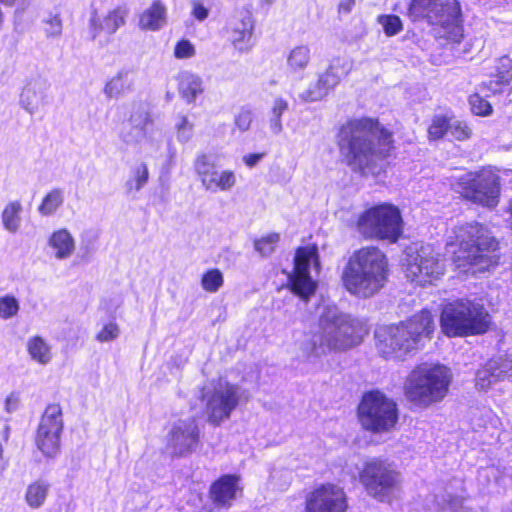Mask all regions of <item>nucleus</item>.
Instances as JSON below:
<instances>
[{"label":"nucleus","mask_w":512,"mask_h":512,"mask_svg":"<svg viewBox=\"0 0 512 512\" xmlns=\"http://www.w3.org/2000/svg\"><path fill=\"white\" fill-rule=\"evenodd\" d=\"M337 146L341 161L355 172L371 170L395 148L393 133L368 117L346 121L337 133Z\"/></svg>","instance_id":"1"},{"label":"nucleus","mask_w":512,"mask_h":512,"mask_svg":"<svg viewBox=\"0 0 512 512\" xmlns=\"http://www.w3.org/2000/svg\"><path fill=\"white\" fill-rule=\"evenodd\" d=\"M453 235L446 246L450 251L458 244V249L452 251L457 268L484 271L498 263V241L482 224L472 222L456 226Z\"/></svg>","instance_id":"2"},{"label":"nucleus","mask_w":512,"mask_h":512,"mask_svg":"<svg viewBox=\"0 0 512 512\" xmlns=\"http://www.w3.org/2000/svg\"><path fill=\"white\" fill-rule=\"evenodd\" d=\"M388 278V260L376 246L354 251L343 267L341 280L344 288L359 298L377 294Z\"/></svg>","instance_id":"3"},{"label":"nucleus","mask_w":512,"mask_h":512,"mask_svg":"<svg viewBox=\"0 0 512 512\" xmlns=\"http://www.w3.org/2000/svg\"><path fill=\"white\" fill-rule=\"evenodd\" d=\"M434 327L433 316L428 310L397 325L380 326L375 331L378 353L387 360H403L418 348L422 336L430 337Z\"/></svg>","instance_id":"4"},{"label":"nucleus","mask_w":512,"mask_h":512,"mask_svg":"<svg viewBox=\"0 0 512 512\" xmlns=\"http://www.w3.org/2000/svg\"><path fill=\"white\" fill-rule=\"evenodd\" d=\"M367 333L362 321L334 306L326 307L319 319V333L314 337L311 354L320 357L345 351L358 345Z\"/></svg>","instance_id":"5"},{"label":"nucleus","mask_w":512,"mask_h":512,"mask_svg":"<svg viewBox=\"0 0 512 512\" xmlns=\"http://www.w3.org/2000/svg\"><path fill=\"white\" fill-rule=\"evenodd\" d=\"M452 374L441 364L421 363L407 376L404 382L406 398L420 407L442 401L448 393Z\"/></svg>","instance_id":"6"},{"label":"nucleus","mask_w":512,"mask_h":512,"mask_svg":"<svg viewBox=\"0 0 512 512\" xmlns=\"http://www.w3.org/2000/svg\"><path fill=\"white\" fill-rule=\"evenodd\" d=\"M409 16L434 26L436 37L451 43H460L463 39L461 8L457 0H412Z\"/></svg>","instance_id":"7"},{"label":"nucleus","mask_w":512,"mask_h":512,"mask_svg":"<svg viewBox=\"0 0 512 512\" xmlns=\"http://www.w3.org/2000/svg\"><path fill=\"white\" fill-rule=\"evenodd\" d=\"M491 316L484 305L469 299H458L444 305L440 315L442 332L448 337L484 334Z\"/></svg>","instance_id":"8"},{"label":"nucleus","mask_w":512,"mask_h":512,"mask_svg":"<svg viewBox=\"0 0 512 512\" xmlns=\"http://www.w3.org/2000/svg\"><path fill=\"white\" fill-rule=\"evenodd\" d=\"M355 229L366 240L396 243L403 234L401 211L388 202L370 206L357 216Z\"/></svg>","instance_id":"9"},{"label":"nucleus","mask_w":512,"mask_h":512,"mask_svg":"<svg viewBox=\"0 0 512 512\" xmlns=\"http://www.w3.org/2000/svg\"><path fill=\"white\" fill-rule=\"evenodd\" d=\"M359 482L372 498L385 502L402 484L401 473L387 460L371 458L359 470Z\"/></svg>","instance_id":"10"},{"label":"nucleus","mask_w":512,"mask_h":512,"mask_svg":"<svg viewBox=\"0 0 512 512\" xmlns=\"http://www.w3.org/2000/svg\"><path fill=\"white\" fill-rule=\"evenodd\" d=\"M362 427L375 433L390 431L398 420L397 404L379 391L366 393L358 408Z\"/></svg>","instance_id":"11"},{"label":"nucleus","mask_w":512,"mask_h":512,"mask_svg":"<svg viewBox=\"0 0 512 512\" xmlns=\"http://www.w3.org/2000/svg\"><path fill=\"white\" fill-rule=\"evenodd\" d=\"M204 403L207 421L215 426L230 418L239 404L240 394L237 385L226 380H218L204 386L200 395Z\"/></svg>","instance_id":"12"},{"label":"nucleus","mask_w":512,"mask_h":512,"mask_svg":"<svg viewBox=\"0 0 512 512\" xmlns=\"http://www.w3.org/2000/svg\"><path fill=\"white\" fill-rule=\"evenodd\" d=\"M459 185L464 197L476 204L494 208L499 203L500 177L491 169L468 173L459 179Z\"/></svg>","instance_id":"13"},{"label":"nucleus","mask_w":512,"mask_h":512,"mask_svg":"<svg viewBox=\"0 0 512 512\" xmlns=\"http://www.w3.org/2000/svg\"><path fill=\"white\" fill-rule=\"evenodd\" d=\"M446 271L444 256L432 246H422L410 257L405 270L406 277L420 286L432 285Z\"/></svg>","instance_id":"14"},{"label":"nucleus","mask_w":512,"mask_h":512,"mask_svg":"<svg viewBox=\"0 0 512 512\" xmlns=\"http://www.w3.org/2000/svg\"><path fill=\"white\" fill-rule=\"evenodd\" d=\"M63 427L61 406L48 405L41 416L35 436V444L45 457L54 458L59 453Z\"/></svg>","instance_id":"15"},{"label":"nucleus","mask_w":512,"mask_h":512,"mask_svg":"<svg viewBox=\"0 0 512 512\" xmlns=\"http://www.w3.org/2000/svg\"><path fill=\"white\" fill-rule=\"evenodd\" d=\"M312 264L316 269L319 268L317 248L315 246L298 248L294 258V270L289 276V281L293 292L303 299L310 297L317 286L309 273Z\"/></svg>","instance_id":"16"},{"label":"nucleus","mask_w":512,"mask_h":512,"mask_svg":"<svg viewBox=\"0 0 512 512\" xmlns=\"http://www.w3.org/2000/svg\"><path fill=\"white\" fill-rule=\"evenodd\" d=\"M194 170L202 186L208 191H229L237 183L234 171H218L215 159L210 154H198L194 160Z\"/></svg>","instance_id":"17"},{"label":"nucleus","mask_w":512,"mask_h":512,"mask_svg":"<svg viewBox=\"0 0 512 512\" xmlns=\"http://www.w3.org/2000/svg\"><path fill=\"white\" fill-rule=\"evenodd\" d=\"M346 509L345 492L334 484L316 487L306 499V512H345Z\"/></svg>","instance_id":"18"},{"label":"nucleus","mask_w":512,"mask_h":512,"mask_svg":"<svg viewBox=\"0 0 512 512\" xmlns=\"http://www.w3.org/2000/svg\"><path fill=\"white\" fill-rule=\"evenodd\" d=\"M254 29V18L247 10L240 11L229 21L226 27L227 40L236 52L246 54L252 50L255 45Z\"/></svg>","instance_id":"19"},{"label":"nucleus","mask_w":512,"mask_h":512,"mask_svg":"<svg viewBox=\"0 0 512 512\" xmlns=\"http://www.w3.org/2000/svg\"><path fill=\"white\" fill-rule=\"evenodd\" d=\"M199 442V428L194 418L175 421L167 438V446L173 454L186 455L191 453Z\"/></svg>","instance_id":"20"},{"label":"nucleus","mask_w":512,"mask_h":512,"mask_svg":"<svg viewBox=\"0 0 512 512\" xmlns=\"http://www.w3.org/2000/svg\"><path fill=\"white\" fill-rule=\"evenodd\" d=\"M49 88L50 83L45 76L41 74L31 76L20 93L21 107L31 115L38 112L48 102Z\"/></svg>","instance_id":"21"},{"label":"nucleus","mask_w":512,"mask_h":512,"mask_svg":"<svg viewBox=\"0 0 512 512\" xmlns=\"http://www.w3.org/2000/svg\"><path fill=\"white\" fill-rule=\"evenodd\" d=\"M239 477L236 475H224L216 480L210 488V497L217 506H230L241 491Z\"/></svg>","instance_id":"22"},{"label":"nucleus","mask_w":512,"mask_h":512,"mask_svg":"<svg viewBox=\"0 0 512 512\" xmlns=\"http://www.w3.org/2000/svg\"><path fill=\"white\" fill-rule=\"evenodd\" d=\"M48 246L55 259L67 260L76 250V240L66 228H60L51 233L47 240Z\"/></svg>","instance_id":"23"},{"label":"nucleus","mask_w":512,"mask_h":512,"mask_svg":"<svg viewBox=\"0 0 512 512\" xmlns=\"http://www.w3.org/2000/svg\"><path fill=\"white\" fill-rule=\"evenodd\" d=\"M133 89V73L127 69H120L106 81L103 87V94L108 100L120 99Z\"/></svg>","instance_id":"24"},{"label":"nucleus","mask_w":512,"mask_h":512,"mask_svg":"<svg viewBox=\"0 0 512 512\" xmlns=\"http://www.w3.org/2000/svg\"><path fill=\"white\" fill-rule=\"evenodd\" d=\"M126 10L116 8L108 12L103 18L94 16L91 19V26L93 29V36L96 37L100 32H105L109 35L114 34L121 26L125 24Z\"/></svg>","instance_id":"25"},{"label":"nucleus","mask_w":512,"mask_h":512,"mask_svg":"<svg viewBox=\"0 0 512 512\" xmlns=\"http://www.w3.org/2000/svg\"><path fill=\"white\" fill-rule=\"evenodd\" d=\"M167 10L160 0H154L139 17V27L142 30L157 31L166 23Z\"/></svg>","instance_id":"26"},{"label":"nucleus","mask_w":512,"mask_h":512,"mask_svg":"<svg viewBox=\"0 0 512 512\" xmlns=\"http://www.w3.org/2000/svg\"><path fill=\"white\" fill-rule=\"evenodd\" d=\"M178 91L186 103L192 104L204 92L203 80L195 73L181 72L178 76Z\"/></svg>","instance_id":"27"},{"label":"nucleus","mask_w":512,"mask_h":512,"mask_svg":"<svg viewBox=\"0 0 512 512\" xmlns=\"http://www.w3.org/2000/svg\"><path fill=\"white\" fill-rule=\"evenodd\" d=\"M26 350L34 362L43 366L49 364L53 358L51 344L39 335L28 338L26 342Z\"/></svg>","instance_id":"28"},{"label":"nucleus","mask_w":512,"mask_h":512,"mask_svg":"<svg viewBox=\"0 0 512 512\" xmlns=\"http://www.w3.org/2000/svg\"><path fill=\"white\" fill-rule=\"evenodd\" d=\"M23 204L20 200L7 202L1 212V223L5 231L10 234L19 232L22 226Z\"/></svg>","instance_id":"29"},{"label":"nucleus","mask_w":512,"mask_h":512,"mask_svg":"<svg viewBox=\"0 0 512 512\" xmlns=\"http://www.w3.org/2000/svg\"><path fill=\"white\" fill-rule=\"evenodd\" d=\"M311 61V49L307 44L294 46L286 55V67L293 74L304 72Z\"/></svg>","instance_id":"30"},{"label":"nucleus","mask_w":512,"mask_h":512,"mask_svg":"<svg viewBox=\"0 0 512 512\" xmlns=\"http://www.w3.org/2000/svg\"><path fill=\"white\" fill-rule=\"evenodd\" d=\"M50 484L45 480H36L28 485L25 493V500L29 507L40 508L49 493Z\"/></svg>","instance_id":"31"},{"label":"nucleus","mask_w":512,"mask_h":512,"mask_svg":"<svg viewBox=\"0 0 512 512\" xmlns=\"http://www.w3.org/2000/svg\"><path fill=\"white\" fill-rule=\"evenodd\" d=\"M64 202V191L61 188L50 190L42 199L38 206V212L42 216L53 215Z\"/></svg>","instance_id":"32"},{"label":"nucleus","mask_w":512,"mask_h":512,"mask_svg":"<svg viewBox=\"0 0 512 512\" xmlns=\"http://www.w3.org/2000/svg\"><path fill=\"white\" fill-rule=\"evenodd\" d=\"M128 123L129 125L140 126L151 130L153 119L147 104L143 102L133 103Z\"/></svg>","instance_id":"33"},{"label":"nucleus","mask_w":512,"mask_h":512,"mask_svg":"<svg viewBox=\"0 0 512 512\" xmlns=\"http://www.w3.org/2000/svg\"><path fill=\"white\" fill-rule=\"evenodd\" d=\"M150 131V129L127 123L123 127L120 136L127 145L140 146L147 141Z\"/></svg>","instance_id":"34"},{"label":"nucleus","mask_w":512,"mask_h":512,"mask_svg":"<svg viewBox=\"0 0 512 512\" xmlns=\"http://www.w3.org/2000/svg\"><path fill=\"white\" fill-rule=\"evenodd\" d=\"M148 179V166L146 163L141 162L132 169L131 177L126 181L125 187L129 193L133 191L138 192L147 184Z\"/></svg>","instance_id":"35"},{"label":"nucleus","mask_w":512,"mask_h":512,"mask_svg":"<svg viewBox=\"0 0 512 512\" xmlns=\"http://www.w3.org/2000/svg\"><path fill=\"white\" fill-rule=\"evenodd\" d=\"M288 102L282 97H276L271 107V117L269 119V127L274 135H278L282 132V114L287 111Z\"/></svg>","instance_id":"36"},{"label":"nucleus","mask_w":512,"mask_h":512,"mask_svg":"<svg viewBox=\"0 0 512 512\" xmlns=\"http://www.w3.org/2000/svg\"><path fill=\"white\" fill-rule=\"evenodd\" d=\"M498 381L495 369L490 366V360L476 373L475 384L479 390H487Z\"/></svg>","instance_id":"37"},{"label":"nucleus","mask_w":512,"mask_h":512,"mask_svg":"<svg viewBox=\"0 0 512 512\" xmlns=\"http://www.w3.org/2000/svg\"><path fill=\"white\" fill-rule=\"evenodd\" d=\"M20 311V302L12 294H6L0 297V318L9 320L18 315Z\"/></svg>","instance_id":"38"},{"label":"nucleus","mask_w":512,"mask_h":512,"mask_svg":"<svg viewBox=\"0 0 512 512\" xmlns=\"http://www.w3.org/2000/svg\"><path fill=\"white\" fill-rule=\"evenodd\" d=\"M224 283L223 274L219 269H210L202 275L201 286L209 293L217 292Z\"/></svg>","instance_id":"39"},{"label":"nucleus","mask_w":512,"mask_h":512,"mask_svg":"<svg viewBox=\"0 0 512 512\" xmlns=\"http://www.w3.org/2000/svg\"><path fill=\"white\" fill-rule=\"evenodd\" d=\"M121 329L116 321H108L103 323L101 328L95 334V340L99 343H109L119 338Z\"/></svg>","instance_id":"40"},{"label":"nucleus","mask_w":512,"mask_h":512,"mask_svg":"<svg viewBox=\"0 0 512 512\" xmlns=\"http://www.w3.org/2000/svg\"><path fill=\"white\" fill-rule=\"evenodd\" d=\"M449 129L450 119L442 115H437L433 117L432 122L428 128L429 139L439 140L443 138L447 132H449Z\"/></svg>","instance_id":"41"},{"label":"nucleus","mask_w":512,"mask_h":512,"mask_svg":"<svg viewBox=\"0 0 512 512\" xmlns=\"http://www.w3.org/2000/svg\"><path fill=\"white\" fill-rule=\"evenodd\" d=\"M42 23L48 38H58L62 34L63 26L60 14L49 13L43 18Z\"/></svg>","instance_id":"42"},{"label":"nucleus","mask_w":512,"mask_h":512,"mask_svg":"<svg viewBox=\"0 0 512 512\" xmlns=\"http://www.w3.org/2000/svg\"><path fill=\"white\" fill-rule=\"evenodd\" d=\"M377 21L382 26L385 34L389 37L403 30V23L400 17L396 15H380Z\"/></svg>","instance_id":"43"},{"label":"nucleus","mask_w":512,"mask_h":512,"mask_svg":"<svg viewBox=\"0 0 512 512\" xmlns=\"http://www.w3.org/2000/svg\"><path fill=\"white\" fill-rule=\"evenodd\" d=\"M490 366L495 369L499 381H512V359L510 358H494L490 360Z\"/></svg>","instance_id":"44"},{"label":"nucleus","mask_w":512,"mask_h":512,"mask_svg":"<svg viewBox=\"0 0 512 512\" xmlns=\"http://www.w3.org/2000/svg\"><path fill=\"white\" fill-rule=\"evenodd\" d=\"M328 94L321 81L317 79V81L311 83L306 90L300 93L299 96L305 102H315L322 100Z\"/></svg>","instance_id":"45"},{"label":"nucleus","mask_w":512,"mask_h":512,"mask_svg":"<svg viewBox=\"0 0 512 512\" xmlns=\"http://www.w3.org/2000/svg\"><path fill=\"white\" fill-rule=\"evenodd\" d=\"M495 77L497 83L509 84L512 81V58L503 56L498 60Z\"/></svg>","instance_id":"46"},{"label":"nucleus","mask_w":512,"mask_h":512,"mask_svg":"<svg viewBox=\"0 0 512 512\" xmlns=\"http://www.w3.org/2000/svg\"><path fill=\"white\" fill-rule=\"evenodd\" d=\"M449 133L458 141H465L471 138L472 129L465 121L450 119Z\"/></svg>","instance_id":"47"},{"label":"nucleus","mask_w":512,"mask_h":512,"mask_svg":"<svg viewBox=\"0 0 512 512\" xmlns=\"http://www.w3.org/2000/svg\"><path fill=\"white\" fill-rule=\"evenodd\" d=\"M318 79L329 93L339 84L341 74L335 65H330L322 74L319 75Z\"/></svg>","instance_id":"48"},{"label":"nucleus","mask_w":512,"mask_h":512,"mask_svg":"<svg viewBox=\"0 0 512 512\" xmlns=\"http://www.w3.org/2000/svg\"><path fill=\"white\" fill-rule=\"evenodd\" d=\"M279 234L272 233L254 242L255 250L262 256H268L273 253L276 244L279 241Z\"/></svg>","instance_id":"49"},{"label":"nucleus","mask_w":512,"mask_h":512,"mask_svg":"<svg viewBox=\"0 0 512 512\" xmlns=\"http://www.w3.org/2000/svg\"><path fill=\"white\" fill-rule=\"evenodd\" d=\"M469 104L471 106L472 112L478 116L485 117L492 113L491 104L478 93L470 96Z\"/></svg>","instance_id":"50"},{"label":"nucleus","mask_w":512,"mask_h":512,"mask_svg":"<svg viewBox=\"0 0 512 512\" xmlns=\"http://www.w3.org/2000/svg\"><path fill=\"white\" fill-rule=\"evenodd\" d=\"M195 54V47L189 40L182 39L179 42H177L174 47V56L177 59H190L194 57Z\"/></svg>","instance_id":"51"},{"label":"nucleus","mask_w":512,"mask_h":512,"mask_svg":"<svg viewBox=\"0 0 512 512\" xmlns=\"http://www.w3.org/2000/svg\"><path fill=\"white\" fill-rule=\"evenodd\" d=\"M177 137L182 142H187L193 131V124L186 116H180L179 121L176 123Z\"/></svg>","instance_id":"52"},{"label":"nucleus","mask_w":512,"mask_h":512,"mask_svg":"<svg viewBox=\"0 0 512 512\" xmlns=\"http://www.w3.org/2000/svg\"><path fill=\"white\" fill-rule=\"evenodd\" d=\"M252 112L249 110H241L235 117V125L242 131H247L252 123Z\"/></svg>","instance_id":"53"},{"label":"nucleus","mask_w":512,"mask_h":512,"mask_svg":"<svg viewBox=\"0 0 512 512\" xmlns=\"http://www.w3.org/2000/svg\"><path fill=\"white\" fill-rule=\"evenodd\" d=\"M506 85L507 84L500 83V82L497 83V78L494 75L492 79H490L488 82H485L482 84V89L483 90L487 89L492 94H497V93H500L502 91V87L506 86Z\"/></svg>","instance_id":"54"},{"label":"nucleus","mask_w":512,"mask_h":512,"mask_svg":"<svg viewBox=\"0 0 512 512\" xmlns=\"http://www.w3.org/2000/svg\"><path fill=\"white\" fill-rule=\"evenodd\" d=\"M19 405V397L15 393L9 394L5 399V410L8 413L14 412Z\"/></svg>","instance_id":"55"},{"label":"nucleus","mask_w":512,"mask_h":512,"mask_svg":"<svg viewBox=\"0 0 512 512\" xmlns=\"http://www.w3.org/2000/svg\"><path fill=\"white\" fill-rule=\"evenodd\" d=\"M264 157V153H252L247 154L243 157V162L249 168L256 166L260 160Z\"/></svg>","instance_id":"56"},{"label":"nucleus","mask_w":512,"mask_h":512,"mask_svg":"<svg viewBox=\"0 0 512 512\" xmlns=\"http://www.w3.org/2000/svg\"><path fill=\"white\" fill-rule=\"evenodd\" d=\"M193 16L200 20V21H203L204 19L207 18L208 16V10L207 8H205L202 4L200 3H195L194 4V7H193Z\"/></svg>","instance_id":"57"},{"label":"nucleus","mask_w":512,"mask_h":512,"mask_svg":"<svg viewBox=\"0 0 512 512\" xmlns=\"http://www.w3.org/2000/svg\"><path fill=\"white\" fill-rule=\"evenodd\" d=\"M462 500L459 497H452L449 496V499L447 500V506L449 509H451L454 512H459V509L461 507Z\"/></svg>","instance_id":"58"},{"label":"nucleus","mask_w":512,"mask_h":512,"mask_svg":"<svg viewBox=\"0 0 512 512\" xmlns=\"http://www.w3.org/2000/svg\"><path fill=\"white\" fill-rule=\"evenodd\" d=\"M354 5V0H342L339 4V11L349 13Z\"/></svg>","instance_id":"59"},{"label":"nucleus","mask_w":512,"mask_h":512,"mask_svg":"<svg viewBox=\"0 0 512 512\" xmlns=\"http://www.w3.org/2000/svg\"><path fill=\"white\" fill-rule=\"evenodd\" d=\"M9 432H10V427L6 425V426L4 427V431H3V438H4L5 440H8V438H9Z\"/></svg>","instance_id":"60"},{"label":"nucleus","mask_w":512,"mask_h":512,"mask_svg":"<svg viewBox=\"0 0 512 512\" xmlns=\"http://www.w3.org/2000/svg\"><path fill=\"white\" fill-rule=\"evenodd\" d=\"M15 0H0V2L4 5H12L14 3Z\"/></svg>","instance_id":"61"},{"label":"nucleus","mask_w":512,"mask_h":512,"mask_svg":"<svg viewBox=\"0 0 512 512\" xmlns=\"http://www.w3.org/2000/svg\"><path fill=\"white\" fill-rule=\"evenodd\" d=\"M121 304H122V300H121V299H118L117 304H116V307H119Z\"/></svg>","instance_id":"62"}]
</instances>
